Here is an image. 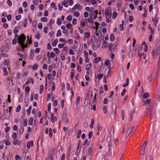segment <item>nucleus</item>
<instances>
[{
	"label": "nucleus",
	"instance_id": "f257e3e1",
	"mask_svg": "<svg viewBox=\"0 0 160 160\" xmlns=\"http://www.w3.org/2000/svg\"><path fill=\"white\" fill-rule=\"evenodd\" d=\"M26 39L25 36L23 34H22L19 36V38L18 39V42L22 48V50L23 51L25 48L24 42Z\"/></svg>",
	"mask_w": 160,
	"mask_h": 160
},
{
	"label": "nucleus",
	"instance_id": "f03ea898",
	"mask_svg": "<svg viewBox=\"0 0 160 160\" xmlns=\"http://www.w3.org/2000/svg\"><path fill=\"white\" fill-rule=\"evenodd\" d=\"M105 16L106 17H109V18H110L111 17V11L110 7H108L107 9L106 10Z\"/></svg>",
	"mask_w": 160,
	"mask_h": 160
},
{
	"label": "nucleus",
	"instance_id": "7ed1b4c3",
	"mask_svg": "<svg viewBox=\"0 0 160 160\" xmlns=\"http://www.w3.org/2000/svg\"><path fill=\"white\" fill-rule=\"evenodd\" d=\"M10 113L9 112V110L8 108L5 110V111H4L3 115L6 119H7L9 118L10 117Z\"/></svg>",
	"mask_w": 160,
	"mask_h": 160
},
{
	"label": "nucleus",
	"instance_id": "20e7f679",
	"mask_svg": "<svg viewBox=\"0 0 160 160\" xmlns=\"http://www.w3.org/2000/svg\"><path fill=\"white\" fill-rule=\"evenodd\" d=\"M31 82L32 84H33L34 83L33 79L32 78H28L27 81L25 82V85H27L29 84Z\"/></svg>",
	"mask_w": 160,
	"mask_h": 160
},
{
	"label": "nucleus",
	"instance_id": "39448f33",
	"mask_svg": "<svg viewBox=\"0 0 160 160\" xmlns=\"http://www.w3.org/2000/svg\"><path fill=\"white\" fill-rule=\"evenodd\" d=\"M13 144L14 145H17L20 146L21 144V142L19 140L15 139L13 141Z\"/></svg>",
	"mask_w": 160,
	"mask_h": 160
},
{
	"label": "nucleus",
	"instance_id": "423d86ee",
	"mask_svg": "<svg viewBox=\"0 0 160 160\" xmlns=\"http://www.w3.org/2000/svg\"><path fill=\"white\" fill-rule=\"evenodd\" d=\"M157 14H156L155 18H152V21L154 25L156 27L157 25L158 19L157 18Z\"/></svg>",
	"mask_w": 160,
	"mask_h": 160
},
{
	"label": "nucleus",
	"instance_id": "0eeeda50",
	"mask_svg": "<svg viewBox=\"0 0 160 160\" xmlns=\"http://www.w3.org/2000/svg\"><path fill=\"white\" fill-rule=\"evenodd\" d=\"M34 50L31 49L30 50V54L29 57V58L30 60H32L34 58V54L33 53Z\"/></svg>",
	"mask_w": 160,
	"mask_h": 160
},
{
	"label": "nucleus",
	"instance_id": "6e6552de",
	"mask_svg": "<svg viewBox=\"0 0 160 160\" xmlns=\"http://www.w3.org/2000/svg\"><path fill=\"white\" fill-rule=\"evenodd\" d=\"M33 144V142L32 140L31 141H29L27 143V148L28 149H30V147H32Z\"/></svg>",
	"mask_w": 160,
	"mask_h": 160
},
{
	"label": "nucleus",
	"instance_id": "1a4fd4ad",
	"mask_svg": "<svg viewBox=\"0 0 160 160\" xmlns=\"http://www.w3.org/2000/svg\"><path fill=\"white\" fill-rule=\"evenodd\" d=\"M109 51L111 52V53H116L117 50L116 47L113 46V47L111 49L110 48H109Z\"/></svg>",
	"mask_w": 160,
	"mask_h": 160
},
{
	"label": "nucleus",
	"instance_id": "9d476101",
	"mask_svg": "<svg viewBox=\"0 0 160 160\" xmlns=\"http://www.w3.org/2000/svg\"><path fill=\"white\" fill-rule=\"evenodd\" d=\"M135 131L134 127H132L131 128H129L128 130V132H129V134H132Z\"/></svg>",
	"mask_w": 160,
	"mask_h": 160
},
{
	"label": "nucleus",
	"instance_id": "9b49d317",
	"mask_svg": "<svg viewBox=\"0 0 160 160\" xmlns=\"http://www.w3.org/2000/svg\"><path fill=\"white\" fill-rule=\"evenodd\" d=\"M103 76V74L102 73L98 74L97 77H96V79L98 80H100L101 79Z\"/></svg>",
	"mask_w": 160,
	"mask_h": 160
},
{
	"label": "nucleus",
	"instance_id": "f8f14e48",
	"mask_svg": "<svg viewBox=\"0 0 160 160\" xmlns=\"http://www.w3.org/2000/svg\"><path fill=\"white\" fill-rule=\"evenodd\" d=\"M75 6L76 7L77 9L79 11H80L82 8V6L78 4H75Z\"/></svg>",
	"mask_w": 160,
	"mask_h": 160
},
{
	"label": "nucleus",
	"instance_id": "ddd939ff",
	"mask_svg": "<svg viewBox=\"0 0 160 160\" xmlns=\"http://www.w3.org/2000/svg\"><path fill=\"white\" fill-rule=\"evenodd\" d=\"M101 60V58L98 57V58H96L94 59V61L95 63H97L99 61H100Z\"/></svg>",
	"mask_w": 160,
	"mask_h": 160
},
{
	"label": "nucleus",
	"instance_id": "4468645a",
	"mask_svg": "<svg viewBox=\"0 0 160 160\" xmlns=\"http://www.w3.org/2000/svg\"><path fill=\"white\" fill-rule=\"evenodd\" d=\"M68 1L64 0L62 2V4L65 7H68V5L67 2Z\"/></svg>",
	"mask_w": 160,
	"mask_h": 160
},
{
	"label": "nucleus",
	"instance_id": "2eb2a0df",
	"mask_svg": "<svg viewBox=\"0 0 160 160\" xmlns=\"http://www.w3.org/2000/svg\"><path fill=\"white\" fill-rule=\"evenodd\" d=\"M58 40L57 39H56L53 42L52 44V47H55L58 43Z\"/></svg>",
	"mask_w": 160,
	"mask_h": 160
},
{
	"label": "nucleus",
	"instance_id": "dca6fc26",
	"mask_svg": "<svg viewBox=\"0 0 160 160\" xmlns=\"http://www.w3.org/2000/svg\"><path fill=\"white\" fill-rule=\"evenodd\" d=\"M126 51L125 48L123 47V49L121 50L122 53V56L123 58L125 55V53Z\"/></svg>",
	"mask_w": 160,
	"mask_h": 160
},
{
	"label": "nucleus",
	"instance_id": "f3484780",
	"mask_svg": "<svg viewBox=\"0 0 160 160\" xmlns=\"http://www.w3.org/2000/svg\"><path fill=\"white\" fill-rule=\"evenodd\" d=\"M32 108V106H29L28 109H27L26 110V112H27V114L28 115H30V114L31 111V110Z\"/></svg>",
	"mask_w": 160,
	"mask_h": 160
},
{
	"label": "nucleus",
	"instance_id": "a211bd4d",
	"mask_svg": "<svg viewBox=\"0 0 160 160\" xmlns=\"http://www.w3.org/2000/svg\"><path fill=\"white\" fill-rule=\"evenodd\" d=\"M46 160H53L52 154H49L48 157L46 158Z\"/></svg>",
	"mask_w": 160,
	"mask_h": 160
},
{
	"label": "nucleus",
	"instance_id": "6ab92c4d",
	"mask_svg": "<svg viewBox=\"0 0 160 160\" xmlns=\"http://www.w3.org/2000/svg\"><path fill=\"white\" fill-rule=\"evenodd\" d=\"M129 82V78H127L126 80V82L125 83V84L123 85L122 87H125L126 86H128V85Z\"/></svg>",
	"mask_w": 160,
	"mask_h": 160
},
{
	"label": "nucleus",
	"instance_id": "aec40b11",
	"mask_svg": "<svg viewBox=\"0 0 160 160\" xmlns=\"http://www.w3.org/2000/svg\"><path fill=\"white\" fill-rule=\"evenodd\" d=\"M115 39V36L113 34H112L110 37V41L112 42H113Z\"/></svg>",
	"mask_w": 160,
	"mask_h": 160
},
{
	"label": "nucleus",
	"instance_id": "412c9836",
	"mask_svg": "<svg viewBox=\"0 0 160 160\" xmlns=\"http://www.w3.org/2000/svg\"><path fill=\"white\" fill-rule=\"evenodd\" d=\"M3 70V75L4 76L7 75L8 74V72L7 71V68H4Z\"/></svg>",
	"mask_w": 160,
	"mask_h": 160
},
{
	"label": "nucleus",
	"instance_id": "4be33fe9",
	"mask_svg": "<svg viewBox=\"0 0 160 160\" xmlns=\"http://www.w3.org/2000/svg\"><path fill=\"white\" fill-rule=\"evenodd\" d=\"M72 18V17L71 15H68L66 18L67 20L71 21Z\"/></svg>",
	"mask_w": 160,
	"mask_h": 160
},
{
	"label": "nucleus",
	"instance_id": "5701e85b",
	"mask_svg": "<svg viewBox=\"0 0 160 160\" xmlns=\"http://www.w3.org/2000/svg\"><path fill=\"white\" fill-rule=\"evenodd\" d=\"M17 136V134L16 132H13L12 135V137L14 140L16 139Z\"/></svg>",
	"mask_w": 160,
	"mask_h": 160
},
{
	"label": "nucleus",
	"instance_id": "b1692460",
	"mask_svg": "<svg viewBox=\"0 0 160 160\" xmlns=\"http://www.w3.org/2000/svg\"><path fill=\"white\" fill-rule=\"evenodd\" d=\"M89 142H88V140L86 139L84 141V142L83 144V145L85 146L87 145V146H88L89 145Z\"/></svg>",
	"mask_w": 160,
	"mask_h": 160
},
{
	"label": "nucleus",
	"instance_id": "393cba45",
	"mask_svg": "<svg viewBox=\"0 0 160 160\" xmlns=\"http://www.w3.org/2000/svg\"><path fill=\"white\" fill-rule=\"evenodd\" d=\"M149 96V94L148 92L144 93L143 95V97L145 98H147Z\"/></svg>",
	"mask_w": 160,
	"mask_h": 160
},
{
	"label": "nucleus",
	"instance_id": "a878e982",
	"mask_svg": "<svg viewBox=\"0 0 160 160\" xmlns=\"http://www.w3.org/2000/svg\"><path fill=\"white\" fill-rule=\"evenodd\" d=\"M57 24L60 26L62 24V22L61 20V18H58L57 20Z\"/></svg>",
	"mask_w": 160,
	"mask_h": 160
},
{
	"label": "nucleus",
	"instance_id": "bb28decb",
	"mask_svg": "<svg viewBox=\"0 0 160 160\" xmlns=\"http://www.w3.org/2000/svg\"><path fill=\"white\" fill-rule=\"evenodd\" d=\"M93 135V132L92 131H90L89 132L88 136L89 139H90L92 137Z\"/></svg>",
	"mask_w": 160,
	"mask_h": 160
},
{
	"label": "nucleus",
	"instance_id": "cd10ccee",
	"mask_svg": "<svg viewBox=\"0 0 160 160\" xmlns=\"http://www.w3.org/2000/svg\"><path fill=\"white\" fill-rule=\"evenodd\" d=\"M147 141H145V142L143 144L142 146V148H141V149H145V148H146V145L147 144Z\"/></svg>",
	"mask_w": 160,
	"mask_h": 160
},
{
	"label": "nucleus",
	"instance_id": "c85d7f7f",
	"mask_svg": "<svg viewBox=\"0 0 160 160\" xmlns=\"http://www.w3.org/2000/svg\"><path fill=\"white\" fill-rule=\"evenodd\" d=\"M55 5V3L54 2H52L51 4V7L53 8L55 10H56L57 9V8L56 7Z\"/></svg>",
	"mask_w": 160,
	"mask_h": 160
},
{
	"label": "nucleus",
	"instance_id": "c756f323",
	"mask_svg": "<svg viewBox=\"0 0 160 160\" xmlns=\"http://www.w3.org/2000/svg\"><path fill=\"white\" fill-rule=\"evenodd\" d=\"M4 143L7 146H9L10 145V142L8 140H4Z\"/></svg>",
	"mask_w": 160,
	"mask_h": 160
},
{
	"label": "nucleus",
	"instance_id": "7c9ffc66",
	"mask_svg": "<svg viewBox=\"0 0 160 160\" xmlns=\"http://www.w3.org/2000/svg\"><path fill=\"white\" fill-rule=\"evenodd\" d=\"M18 28L17 27H15L14 28L13 31V32L14 33L16 34V33H18L19 31L18 29Z\"/></svg>",
	"mask_w": 160,
	"mask_h": 160
},
{
	"label": "nucleus",
	"instance_id": "2f4dec72",
	"mask_svg": "<svg viewBox=\"0 0 160 160\" xmlns=\"http://www.w3.org/2000/svg\"><path fill=\"white\" fill-rule=\"evenodd\" d=\"M103 111L104 114H106L107 112V106L104 105L103 107Z\"/></svg>",
	"mask_w": 160,
	"mask_h": 160
},
{
	"label": "nucleus",
	"instance_id": "473e14b6",
	"mask_svg": "<svg viewBox=\"0 0 160 160\" xmlns=\"http://www.w3.org/2000/svg\"><path fill=\"white\" fill-rule=\"evenodd\" d=\"M117 15H118V13L116 12H113V13H112V18L115 19V18H116V17H117Z\"/></svg>",
	"mask_w": 160,
	"mask_h": 160
},
{
	"label": "nucleus",
	"instance_id": "72a5a7b5",
	"mask_svg": "<svg viewBox=\"0 0 160 160\" xmlns=\"http://www.w3.org/2000/svg\"><path fill=\"white\" fill-rule=\"evenodd\" d=\"M107 42L105 41L104 40L102 47L103 48H105L107 47Z\"/></svg>",
	"mask_w": 160,
	"mask_h": 160
},
{
	"label": "nucleus",
	"instance_id": "f704fd0d",
	"mask_svg": "<svg viewBox=\"0 0 160 160\" xmlns=\"http://www.w3.org/2000/svg\"><path fill=\"white\" fill-rule=\"evenodd\" d=\"M54 51L55 52L57 55H58L59 52L60 51L57 48H55L53 49Z\"/></svg>",
	"mask_w": 160,
	"mask_h": 160
},
{
	"label": "nucleus",
	"instance_id": "c9c22d12",
	"mask_svg": "<svg viewBox=\"0 0 160 160\" xmlns=\"http://www.w3.org/2000/svg\"><path fill=\"white\" fill-rule=\"evenodd\" d=\"M33 118H30L29 121H28V124L29 125L31 126L32 125L33 122Z\"/></svg>",
	"mask_w": 160,
	"mask_h": 160
},
{
	"label": "nucleus",
	"instance_id": "e433bc0d",
	"mask_svg": "<svg viewBox=\"0 0 160 160\" xmlns=\"http://www.w3.org/2000/svg\"><path fill=\"white\" fill-rule=\"evenodd\" d=\"M61 30L59 29L58 30L57 32V33L56 34V37H58L60 36H61Z\"/></svg>",
	"mask_w": 160,
	"mask_h": 160
},
{
	"label": "nucleus",
	"instance_id": "4c0bfd02",
	"mask_svg": "<svg viewBox=\"0 0 160 160\" xmlns=\"http://www.w3.org/2000/svg\"><path fill=\"white\" fill-rule=\"evenodd\" d=\"M52 129L51 128H49V136L50 138H51L52 137Z\"/></svg>",
	"mask_w": 160,
	"mask_h": 160
},
{
	"label": "nucleus",
	"instance_id": "58836bf2",
	"mask_svg": "<svg viewBox=\"0 0 160 160\" xmlns=\"http://www.w3.org/2000/svg\"><path fill=\"white\" fill-rule=\"evenodd\" d=\"M85 37L86 38H89L90 36V33L89 32H86L84 33Z\"/></svg>",
	"mask_w": 160,
	"mask_h": 160
},
{
	"label": "nucleus",
	"instance_id": "ea45409f",
	"mask_svg": "<svg viewBox=\"0 0 160 160\" xmlns=\"http://www.w3.org/2000/svg\"><path fill=\"white\" fill-rule=\"evenodd\" d=\"M109 61L108 59H107L106 60H105V62H104V64L106 66H107L109 65Z\"/></svg>",
	"mask_w": 160,
	"mask_h": 160
},
{
	"label": "nucleus",
	"instance_id": "a19ab883",
	"mask_svg": "<svg viewBox=\"0 0 160 160\" xmlns=\"http://www.w3.org/2000/svg\"><path fill=\"white\" fill-rule=\"evenodd\" d=\"M121 117L122 119V120H124V111L123 110H122V111L121 113Z\"/></svg>",
	"mask_w": 160,
	"mask_h": 160
},
{
	"label": "nucleus",
	"instance_id": "79ce46f5",
	"mask_svg": "<svg viewBox=\"0 0 160 160\" xmlns=\"http://www.w3.org/2000/svg\"><path fill=\"white\" fill-rule=\"evenodd\" d=\"M20 109H21V106L20 105H18V107L16 109V112H18L20 111Z\"/></svg>",
	"mask_w": 160,
	"mask_h": 160
},
{
	"label": "nucleus",
	"instance_id": "37998d69",
	"mask_svg": "<svg viewBox=\"0 0 160 160\" xmlns=\"http://www.w3.org/2000/svg\"><path fill=\"white\" fill-rule=\"evenodd\" d=\"M74 16L78 17L80 15V13L78 11H75L74 12Z\"/></svg>",
	"mask_w": 160,
	"mask_h": 160
},
{
	"label": "nucleus",
	"instance_id": "c03bdc74",
	"mask_svg": "<svg viewBox=\"0 0 160 160\" xmlns=\"http://www.w3.org/2000/svg\"><path fill=\"white\" fill-rule=\"evenodd\" d=\"M38 65L37 64H34L32 67V70H37L38 68Z\"/></svg>",
	"mask_w": 160,
	"mask_h": 160
},
{
	"label": "nucleus",
	"instance_id": "a18cd8bd",
	"mask_svg": "<svg viewBox=\"0 0 160 160\" xmlns=\"http://www.w3.org/2000/svg\"><path fill=\"white\" fill-rule=\"evenodd\" d=\"M151 102V100L150 99H148L144 102V103L148 105Z\"/></svg>",
	"mask_w": 160,
	"mask_h": 160
},
{
	"label": "nucleus",
	"instance_id": "49530a36",
	"mask_svg": "<svg viewBox=\"0 0 160 160\" xmlns=\"http://www.w3.org/2000/svg\"><path fill=\"white\" fill-rule=\"evenodd\" d=\"M81 133H82L81 130L80 129H79L78 130V134L77 136V138H80V135L81 134Z\"/></svg>",
	"mask_w": 160,
	"mask_h": 160
},
{
	"label": "nucleus",
	"instance_id": "de8ad7c7",
	"mask_svg": "<svg viewBox=\"0 0 160 160\" xmlns=\"http://www.w3.org/2000/svg\"><path fill=\"white\" fill-rule=\"evenodd\" d=\"M88 21L90 23H92L94 21L92 18H89L88 19Z\"/></svg>",
	"mask_w": 160,
	"mask_h": 160
},
{
	"label": "nucleus",
	"instance_id": "09e8293b",
	"mask_svg": "<svg viewBox=\"0 0 160 160\" xmlns=\"http://www.w3.org/2000/svg\"><path fill=\"white\" fill-rule=\"evenodd\" d=\"M41 21L42 22H47V18L46 17H43L41 18Z\"/></svg>",
	"mask_w": 160,
	"mask_h": 160
},
{
	"label": "nucleus",
	"instance_id": "8fccbe9b",
	"mask_svg": "<svg viewBox=\"0 0 160 160\" xmlns=\"http://www.w3.org/2000/svg\"><path fill=\"white\" fill-rule=\"evenodd\" d=\"M58 10L59 11H61L62 9V5L60 3H59L58 5Z\"/></svg>",
	"mask_w": 160,
	"mask_h": 160
},
{
	"label": "nucleus",
	"instance_id": "3c124183",
	"mask_svg": "<svg viewBox=\"0 0 160 160\" xmlns=\"http://www.w3.org/2000/svg\"><path fill=\"white\" fill-rule=\"evenodd\" d=\"M54 22V20L53 19H52L50 20V22H49V24L51 26L52 24H53Z\"/></svg>",
	"mask_w": 160,
	"mask_h": 160
},
{
	"label": "nucleus",
	"instance_id": "603ef678",
	"mask_svg": "<svg viewBox=\"0 0 160 160\" xmlns=\"http://www.w3.org/2000/svg\"><path fill=\"white\" fill-rule=\"evenodd\" d=\"M22 16L20 15L16 16L15 17L16 19L17 20H19L21 18Z\"/></svg>",
	"mask_w": 160,
	"mask_h": 160
},
{
	"label": "nucleus",
	"instance_id": "864d4df0",
	"mask_svg": "<svg viewBox=\"0 0 160 160\" xmlns=\"http://www.w3.org/2000/svg\"><path fill=\"white\" fill-rule=\"evenodd\" d=\"M146 160H153V158H152L150 155H148L146 158Z\"/></svg>",
	"mask_w": 160,
	"mask_h": 160
},
{
	"label": "nucleus",
	"instance_id": "5fc2aeb1",
	"mask_svg": "<svg viewBox=\"0 0 160 160\" xmlns=\"http://www.w3.org/2000/svg\"><path fill=\"white\" fill-rule=\"evenodd\" d=\"M27 19H25L24 20V22L23 23V26L24 27L26 28L27 26Z\"/></svg>",
	"mask_w": 160,
	"mask_h": 160
},
{
	"label": "nucleus",
	"instance_id": "6e6d98bb",
	"mask_svg": "<svg viewBox=\"0 0 160 160\" xmlns=\"http://www.w3.org/2000/svg\"><path fill=\"white\" fill-rule=\"evenodd\" d=\"M64 44L62 43H60L58 45V47L59 48H61L64 47Z\"/></svg>",
	"mask_w": 160,
	"mask_h": 160
},
{
	"label": "nucleus",
	"instance_id": "4d7b16f0",
	"mask_svg": "<svg viewBox=\"0 0 160 160\" xmlns=\"http://www.w3.org/2000/svg\"><path fill=\"white\" fill-rule=\"evenodd\" d=\"M7 3L9 6L11 7L12 6V3L10 0H8Z\"/></svg>",
	"mask_w": 160,
	"mask_h": 160
},
{
	"label": "nucleus",
	"instance_id": "13d9d810",
	"mask_svg": "<svg viewBox=\"0 0 160 160\" xmlns=\"http://www.w3.org/2000/svg\"><path fill=\"white\" fill-rule=\"evenodd\" d=\"M24 131V129L23 127H21L19 133L20 134H22Z\"/></svg>",
	"mask_w": 160,
	"mask_h": 160
},
{
	"label": "nucleus",
	"instance_id": "bf43d9fd",
	"mask_svg": "<svg viewBox=\"0 0 160 160\" xmlns=\"http://www.w3.org/2000/svg\"><path fill=\"white\" fill-rule=\"evenodd\" d=\"M80 25L82 27H84L85 26V22L83 21H81L80 22Z\"/></svg>",
	"mask_w": 160,
	"mask_h": 160
},
{
	"label": "nucleus",
	"instance_id": "052dcab7",
	"mask_svg": "<svg viewBox=\"0 0 160 160\" xmlns=\"http://www.w3.org/2000/svg\"><path fill=\"white\" fill-rule=\"evenodd\" d=\"M40 94H42V93L43 90V87L42 85H41L40 87Z\"/></svg>",
	"mask_w": 160,
	"mask_h": 160
},
{
	"label": "nucleus",
	"instance_id": "680f3d73",
	"mask_svg": "<svg viewBox=\"0 0 160 160\" xmlns=\"http://www.w3.org/2000/svg\"><path fill=\"white\" fill-rule=\"evenodd\" d=\"M129 8L132 10H133L134 9V6L132 4H130L129 5Z\"/></svg>",
	"mask_w": 160,
	"mask_h": 160
},
{
	"label": "nucleus",
	"instance_id": "e2e57ef3",
	"mask_svg": "<svg viewBox=\"0 0 160 160\" xmlns=\"http://www.w3.org/2000/svg\"><path fill=\"white\" fill-rule=\"evenodd\" d=\"M55 56V54L53 52H52L49 56V57H50L51 58H52L54 57Z\"/></svg>",
	"mask_w": 160,
	"mask_h": 160
},
{
	"label": "nucleus",
	"instance_id": "0e129e2a",
	"mask_svg": "<svg viewBox=\"0 0 160 160\" xmlns=\"http://www.w3.org/2000/svg\"><path fill=\"white\" fill-rule=\"evenodd\" d=\"M7 18L8 21H10L12 19V16L10 14L8 15L7 16Z\"/></svg>",
	"mask_w": 160,
	"mask_h": 160
},
{
	"label": "nucleus",
	"instance_id": "69168bd1",
	"mask_svg": "<svg viewBox=\"0 0 160 160\" xmlns=\"http://www.w3.org/2000/svg\"><path fill=\"white\" fill-rule=\"evenodd\" d=\"M38 27L39 29H41L42 28V23H39L38 25Z\"/></svg>",
	"mask_w": 160,
	"mask_h": 160
},
{
	"label": "nucleus",
	"instance_id": "338daca9",
	"mask_svg": "<svg viewBox=\"0 0 160 160\" xmlns=\"http://www.w3.org/2000/svg\"><path fill=\"white\" fill-rule=\"evenodd\" d=\"M153 9V5L152 4H150L149 6V12H151Z\"/></svg>",
	"mask_w": 160,
	"mask_h": 160
},
{
	"label": "nucleus",
	"instance_id": "774afa93",
	"mask_svg": "<svg viewBox=\"0 0 160 160\" xmlns=\"http://www.w3.org/2000/svg\"><path fill=\"white\" fill-rule=\"evenodd\" d=\"M77 20L75 18H74L73 19L72 21V23L74 25H76L77 23Z\"/></svg>",
	"mask_w": 160,
	"mask_h": 160
}]
</instances>
